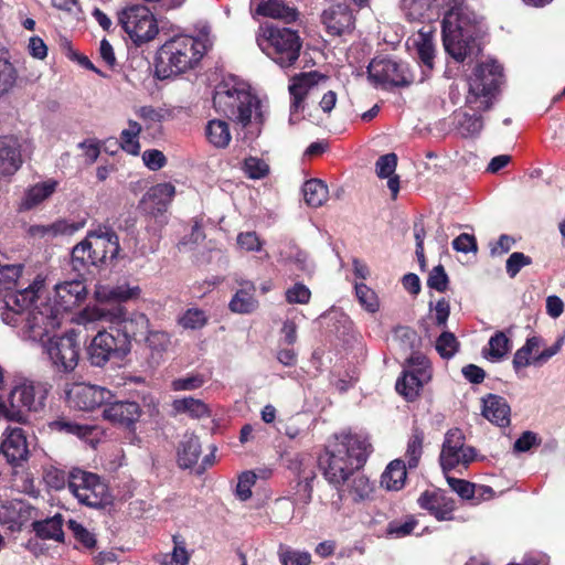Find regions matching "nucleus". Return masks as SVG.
I'll return each instance as SVG.
<instances>
[{
    "label": "nucleus",
    "mask_w": 565,
    "mask_h": 565,
    "mask_svg": "<svg viewBox=\"0 0 565 565\" xmlns=\"http://www.w3.org/2000/svg\"><path fill=\"white\" fill-rule=\"evenodd\" d=\"M114 324H119L122 327L126 339L128 335H141L146 337L149 345L151 348H157L160 345L161 349H164L169 343V337L166 332H151L149 330L150 321L148 317L142 312H134L130 317H127V311L124 308V319L118 322H114Z\"/></svg>",
    "instance_id": "18"
},
{
    "label": "nucleus",
    "mask_w": 565,
    "mask_h": 565,
    "mask_svg": "<svg viewBox=\"0 0 565 565\" xmlns=\"http://www.w3.org/2000/svg\"><path fill=\"white\" fill-rule=\"evenodd\" d=\"M36 533L49 540L62 541L64 533L62 529V516L55 515L36 524Z\"/></svg>",
    "instance_id": "50"
},
{
    "label": "nucleus",
    "mask_w": 565,
    "mask_h": 565,
    "mask_svg": "<svg viewBox=\"0 0 565 565\" xmlns=\"http://www.w3.org/2000/svg\"><path fill=\"white\" fill-rule=\"evenodd\" d=\"M459 343L451 332H443L436 341V350L444 359H450L455 355Z\"/></svg>",
    "instance_id": "57"
},
{
    "label": "nucleus",
    "mask_w": 565,
    "mask_h": 565,
    "mask_svg": "<svg viewBox=\"0 0 565 565\" xmlns=\"http://www.w3.org/2000/svg\"><path fill=\"white\" fill-rule=\"evenodd\" d=\"M512 331H495L489 339L486 347H483L482 356L492 362L498 363L503 361L512 350Z\"/></svg>",
    "instance_id": "31"
},
{
    "label": "nucleus",
    "mask_w": 565,
    "mask_h": 565,
    "mask_svg": "<svg viewBox=\"0 0 565 565\" xmlns=\"http://www.w3.org/2000/svg\"><path fill=\"white\" fill-rule=\"evenodd\" d=\"M418 504L420 508L428 510L439 521L452 519L454 500L441 491H425L418 498Z\"/></svg>",
    "instance_id": "26"
},
{
    "label": "nucleus",
    "mask_w": 565,
    "mask_h": 565,
    "mask_svg": "<svg viewBox=\"0 0 565 565\" xmlns=\"http://www.w3.org/2000/svg\"><path fill=\"white\" fill-rule=\"evenodd\" d=\"M502 66L493 60L479 64L468 79L466 105L475 111L491 108L502 84Z\"/></svg>",
    "instance_id": "6"
},
{
    "label": "nucleus",
    "mask_w": 565,
    "mask_h": 565,
    "mask_svg": "<svg viewBox=\"0 0 565 565\" xmlns=\"http://www.w3.org/2000/svg\"><path fill=\"white\" fill-rule=\"evenodd\" d=\"M424 433L414 429L406 449V459L409 468H416L423 454Z\"/></svg>",
    "instance_id": "52"
},
{
    "label": "nucleus",
    "mask_w": 565,
    "mask_h": 565,
    "mask_svg": "<svg viewBox=\"0 0 565 565\" xmlns=\"http://www.w3.org/2000/svg\"><path fill=\"white\" fill-rule=\"evenodd\" d=\"M543 345V340L540 337L527 338L525 343L515 351L512 364L515 371L526 366H536L535 354Z\"/></svg>",
    "instance_id": "36"
},
{
    "label": "nucleus",
    "mask_w": 565,
    "mask_h": 565,
    "mask_svg": "<svg viewBox=\"0 0 565 565\" xmlns=\"http://www.w3.org/2000/svg\"><path fill=\"white\" fill-rule=\"evenodd\" d=\"M431 379L428 359L420 352H414L406 360L402 376L396 381V391L407 401H414L425 384Z\"/></svg>",
    "instance_id": "11"
},
{
    "label": "nucleus",
    "mask_w": 565,
    "mask_h": 565,
    "mask_svg": "<svg viewBox=\"0 0 565 565\" xmlns=\"http://www.w3.org/2000/svg\"><path fill=\"white\" fill-rule=\"evenodd\" d=\"M45 392L40 384L23 382L17 385L9 395L14 411L20 412V423L25 420L28 412H38L44 406Z\"/></svg>",
    "instance_id": "15"
},
{
    "label": "nucleus",
    "mask_w": 565,
    "mask_h": 565,
    "mask_svg": "<svg viewBox=\"0 0 565 565\" xmlns=\"http://www.w3.org/2000/svg\"><path fill=\"white\" fill-rule=\"evenodd\" d=\"M205 41L189 35H177L158 51L156 71L160 78L179 75L192 68L206 52Z\"/></svg>",
    "instance_id": "4"
},
{
    "label": "nucleus",
    "mask_w": 565,
    "mask_h": 565,
    "mask_svg": "<svg viewBox=\"0 0 565 565\" xmlns=\"http://www.w3.org/2000/svg\"><path fill=\"white\" fill-rule=\"evenodd\" d=\"M86 239L98 265L117 258L119 238L110 227L99 225L87 233Z\"/></svg>",
    "instance_id": "17"
},
{
    "label": "nucleus",
    "mask_w": 565,
    "mask_h": 565,
    "mask_svg": "<svg viewBox=\"0 0 565 565\" xmlns=\"http://www.w3.org/2000/svg\"><path fill=\"white\" fill-rule=\"evenodd\" d=\"M23 164L22 142L13 135L0 137V181L13 177Z\"/></svg>",
    "instance_id": "20"
},
{
    "label": "nucleus",
    "mask_w": 565,
    "mask_h": 565,
    "mask_svg": "<svg viewBox=\"0 0 565 565\" xmlns=\"http://www.w3.org/2000/svg\"><path fill=\"white\" fill-rule=\"evenodd\" d=\"M58 186V181L52 178L29 186L19 203L20 211H30L51 198Z\"/></svg>",
    "instance_id": "27"
},
{
    "label": "nucleus",
    "mask_w": 565,
    "mask_h": 565,
    "mask_svg": "<svg viewBox=\"0 0 565 565\" xmlns=\"http://www.w3.org/2000/svg\"><path fill=\"white\" fill-rule=\"evenodd\" d=\"M476 26L457 7L449 10L443 20V41L446 52L457 62L477 55L480 45L476 38Z\"/></svg>",
    "instance_id": "5"
},
{
    "label": "nucleus",
    "mask_w": 565,
    "mask_h": 565,
    "mask_svg": "<svg viewBox=\"0 0 565 565\" xmlns=\"http://www.w3.org/2000/svg\"><path fill=\"white\" fill-rule=\"evenodd\" d=\"M22 270L21 264L0 265V292L13 288L21 277Z\"/></svg>",
    "instance_id": "54"
},
{
    "label": "nucleus",
    "mask_w": 565,
    "mask_h": 565,
    "mask_svg": "<svg viewBox=\"0 0 565 565\" xmlns=\"http://www.w3.org/2000/svg\"><path fill=\"white\" fill-rule=\"evenodd\" d=\"M45 289V278L38 275L33 281L21 290L10 292L4 298V308L1 312V319L6 324L15 327L24 321L22 337L26 340L41 342L52 337L62 324L64 317L52 305L51 298L41 301L26 312L35 301L41 299Z\"/></svg>",
    "instance_id": "1"
},
{
    "label": "nucleus",
    "mask_w": 565,
    "mask_h": 565,
    "mask_svg": "<svg viewBox=\"0 0 565 565\" xmlns=\"http://www.w3.org/2000/svg\"><path fill=\"white\" fill-rule=\"evenodd\" d=\"M67 488L78 503L102 508L110 502L107 484L99 476L82 469H73L67 477Z\"/></svg>",
    "instance_id": "9"
},
{
    "label": "nucleus",
    "mask_w": 565,
    "mask_h": 565,
    "mask_svg": "<svg viewBox=\"0 0 565 565\" xmlns=\"http://www.w3.org/2000/svg\"><path fill=\"white\" fill-rule=\"evenodd\" d=\"M321 20L331 35H342L351 32L354 28L353 13L344 2L331 3L323 10Z\"/></svg>",
    "instance_id": "22"
},
{
    "label": "nucleus",
    "mask_w": 565,
    "mask_h": 565,
    "mask_svg": "<svg viewBox=\"0 0 565 565\" xmlns=\"http://www.w3.org/2000/svg\"><path fill=\"white\" fill-rule=\"evenodd\" d=\"M65 397L70 407L92 412L105 406L114 398V394L106 387L88 383H72L65 387Z\"/></svg>",
    "instance_id": "12"
},
{
    "label": "nucleus",
    "mask_w": 565,
    "mask_h": 565,
    "mask_svg": "<svg viewBox=\"0 0 565 565\" xmlns=\"http://www.w3.org/2000/svg\"><path fill=\"white\" fill-rule=\"evenodd\" d=\"M141 125L136 120L129 119L127 128L122 129L119 136L120 148L132 156L140 153L139 136L141 134Z\"/></svg>",
    "instance_id": "42"
},
{
    "label": "nucleus",
    "mask_w": 565,
    "mask_h": 565,
    "mask_svg": "<svg viewBox=\"0 0 565 565\" xmlns=\"http://www.w3.org/2000/svg\"><path fill=\"white\" fill-rule=\"evenodd\" d=\"M71 264L73 269L78 273L87 269L90 265H98L86 238L73 247Z\"/></svg>",
    "instance_id": "44"
},
{
    "label": "nucleus",
    "mask_w": 565,
    "mask_h": 565,
    "mask_svg": "<svg viewBox=\"0 0 565 565\" xmlns=\"http://www.w3.org/2000/svg\"><path fill=\"white\" fill-rule=\"evenodd\" d=\"M201 455V444L193 434H185L178 448V461L182 468L193 467Z\"/></svg>",
    "instance_id": "38"
},
{
    "label": "nucleus",
    "mask_w": 565,
    "mask_h": 565,
    "mask_svg": "<svg viewBox=\"0 0 565 565\" xmlns=\"http://www.w3.org/2000/svg\"><path fill=\"white\" fill-rule=\"evenodd\" d=\"M205 383V380L200 374H191L185 377L173 380L171 388L175 392L179 391H194L200 388Z\"/></svg>",
    "instance_id": "59"
},
{
    "label": "nucleus",
    "mask_w": 565,
    "mask_h": 565,
    "mask_svg": "<svg viewBox=\"0 0 565 565\" xmlns=\"http://www.w3.org/2000/svg\"><path fill=\"white\" fill-rule=\"evenodd\" d=\"M23 509V502L18 500L2 502L0 504V521L10 526L21 523Z\"/></svg>",
    "instance_id": "51"
},
{
    "label": "nucleus",
    "mask_w": 565,
    "mask_h": 565,
    "mask_svg": "<svg viewBox=\"0 0 565 565\" xmlns=\"http://www.w3.org/2000/svg\"><path fill=\"white\" fill-rule=\"evenodd\" d=\"M18 71L9 58L0 55V97L8 95L15 86Z\"/></svg>",
    "instance_id": "46"
},
{
    "label": "nucleus",
    "mask_w": 565,
    "mask_h": 565,
    "mask_svg": "<svg viewBox=\"0 0 565 565\" xmlns=\"http://www.w3.org/2000/svg\"><path fill=\"white\" fill-rule=\"evenodd\" d=\"M277 555L281 565H309L311 562L308 552L294 550L285 544H279Z\"/></svg>",
    "instance_id": "49"
},
{
    "label": "nucleus",
    "mask_w": 565,
    "mask_h": 565,
    "mask_svg": "<svg viewBox=\"0 0 565 565\" xmlns=\"http://www.w3.org/2000/svg\"><path fill=\"white\" fill-rule=\"evenodd\" d=\"M118 21L136 45L152 41L159 33L154 14L142 4H130L118 12Z\"/></svg>",
    "instance_id": "10"
},
{
    "label": "nucleus",
    "mask_w": 565,
    "mask_h": 565,
    "mask_svg": "<svg viewBox=\"0 0 565 565\" xmlns=\"http://www.w3.org/2000/svg\"><path fill=\"white\" fill-rule=\"evenodd\" d=\"M86 286L82 280L63 281L54 286L52 305L63 317L78 306L86 297Z\"/></svg>",
    "instance_id": "19"
},
{
    "label": "nucleus",
    "mask_w": 565,
    "mask_h": 565,
    "mask_svg": "<svg viewBox=\"0 0 565 565\" xmlns=\"http://www.w3.org/2000/svg\"><path fill=\"white\" fill-rule=\"evenodd\" d=\"M237 246L244 252H260L263 242L255 232L239 233L236 238Z\"/></svg>",
    "instance_id": "61"
},
{
    "label": "nucleus",
    "mask_w": 565,
    "mask_h": 565,
    "mask_svg": "<svg viewBox=\"0 0 565 565\" xmlns=\"http://www.w3.org/2000/svg\"><path fill=\"white\" fill-rule=\"evenodd\" d=\"M141 294V289L137 285L120 284L117 286L96 285L94 297L98 302L109 301H128L137 299Z\"/></svg>",
    "instance_id": "29"
},
{
    "label": "nucleus",
    "mask_w": 565,
    "mask_h": 565,
    "mask_svg": "<svg viewBox=\"0 0 565 565\" xmlns=\"http://www.w3.org/2000/svg\"><path fill=\"white\" fill-rule=\"evenodd\" d=\"M83 227V223L67 222L57 220L47 225H33L30 227V234L34 237L53 238L57 235H72Z\"/></svg>",
    "instance_id": "33"
},
{
    "label": "nucleus",
    "mask_w": 565,
    "mask_h": 565,
    "mask_svg": "<svg viewBox=\"0 0 565 565\" xmlns=\"http://www.w3.org/2000/svg\"><path fill=\"white\" fill-rule=\"evenodd\" d=\"M175 195V188L169 182L151 186L143 196L146 210L150 213H162Z\"/></svg>",
    "instance_id": "30"
},
{
    "label": "nucleus",
    "mask_w": 565,
    "mask_h": 565,
    "mask_svg": "<svg viewBox=\"0 0 565 565\" xmlns=\"http://www.w3.org/2000/svg\"><path fill=\"white\" fill-rule=\"evenodd\" d=\"M281 260L286 264H294L297 269L308 270V256L305 252L298 249L297 247H289L287 253H281Z\"/></svg>",
    "instance_id": "62"
},
{
    "label": "nucleus",
    "mask_w": 565,
    "mask_h": 565,
    "mask_svg": "<svg viewBox=\"0 0 565 565\" xmlns=\"http://www.w3.org/2000/svg\"><path fill=\"white\" fill-rule=\"evenodd\" d=\"M0 451L11 465L19 466L26 461L30 450L24 430L20 427H8L3 433Z\"/></svg>",
    "instance_id": "21"
},
{
    "label": "nucleus",
    "mask_w": 565,
    "mask_h": 565,
    "mask_svg": "<svg viewBox=\"0 0 565 565\" xmlns=\"http://www.w3.org/2000/svg\"><path fill=\"white\" fill-rule=\"evenodd\" d=\"M172 407L177 413L189 414L195 418L204 417L209 413L207 406L201 399L193 397L174 399Z\"/></svg>",
    "instance_id": "45"
},
{
    "label": "nucleus",
    "mask_w": 565,
    "mask_h": 565,
    "mask_svg": "<svg viewBox=\"0 0 565 565\" xmlns=\"http://www.w3.org/2000/svg\"><path fill=\"white\" fill-rule=\"evenodd\" d=\"M482 416L489 422L505 427L510 424L511 408L507 399L495 394H488L482 398Z\"/></svg>",
    "instance_id": "28"
},
{
    "label": "nucleus",
    "mask_w": 565,
    "mask_h": 565,
    "mask_svg": "<svg viewBox=\"0 0 565 565\" xmlns=\"http://www.w3.org/2000/svg\"><path fill=\"white\" fill-rule=\"evenodd\" d=\"M124 319V307L114 306L105 308L100 306H87L73 317V322L86 329H93L98 322H118Z\"/></svg>",
    "instance_id": "24"
},
{
    "label": "nucleus",
    "mask_w": 565,
    "mask_h": 565,
    "mask_svg": "<svg viewBox=\"0 0 565 565\" xmlns=\"http://www.w3.org/2000/svg\"><path fill=\"white\" fill-rule=\"evenodd\" d=\"M243 171L247 178L252 180H259L268 175V163L257 157H248L244 160Z\"/></svg>",
    "instance_id": "55"
},
{
    "label": "nucleus",
    "mask_w": 565,
    "mask_h": 565,
    "mask_svg": "<svg viewBox=\"0 0 565 565\" xmlns=\"http://www.w3.org/2000/svg\"><path fill=\"white\" fill-rule=\"evenodd\" d=\"M349 497L355 502L366 501L372 498L374 484L366 476L356 470L350 475L349 480L344 482Z\"/></svg>",
    "instance_id": "35"
},
{
    "label": "nucleus",
    "mask_w": 565,
    "mask_h": 565,
    "mask_svg": "<svg viewBox=\"0 0 565 565\" xmlns=\"http://www.w3.org/2000/svg\"><path fill=\"white\" fill-rule=\"evenodd\" d=\"M366 448V443L354 435L334 436L319 459L326 480L335 487L344 484L365 461Z\"/></svg>",
    "instance_id": "3"
},
{
    "label": "nucleus",
    "mask_w": 565,
    "mask_h": 565,
    "mask_svg": "<svg viewBox=\"0 0 565 565\" xmlns=\"http://www.w3.org/2000/svg\"><path fill=\"white\" fill-rule=\"evenodd\" d=\"M254 291L255 286L252 282H245L231 299L228 303L230 310L239 315L254 312L258 308V301L254 296Z\"/></svg>",
    "instance_id": "32"
},
{
    "label": "nucleus",
    "mask_w": 565,
    "mask_h": 565,
    "mask_svg": "<svg viewBox=\"0 0 565 565\" xmlns=\"http://www.w3.org/2000/svg\"><path fill=\"white\" fill-rule=\"evenodd\" d=\"M206 312L200 308H189L178 318V324L185 330L202 329L207 323Z\"/></svg>",
    "instance_id": "48"
},
{
    "label": "nucleus",
    "mask_w": 565,
    "mask_h": 565,
    "mask_svg": "<svg viewBox=\"0 0 565 565\" xmlns=\"http://www.w3.org/2000/svg\"><path fill=\"white\" fill-rule=\"evenodd\" d=\"M355 295L361 306L369 312H376L380 308L379 298L374 290L369 288L365 284L355 285Z\"/></svg>",
    "instance_id": "56"
},
{
    "label": "nucleus",
    "mask_w": 565,
    "mask_h": 565,
    "mask_svg": "<svg viewBox=\"0 0 565 565\" xmlns=\"http://www.w3.org/2000/svg\"><path fill=\"white\" fill-rule=\"evenodd\" d=\"M302 194L306 204L315 209L322 206L329 198L328 186L318 179L305 182Z\"/></svg>",
    "instance_id": "41"
},
{
    "label": "nucleus",
    "mask_w": 565,
    "mask_h": 565,
    "mask_svg": "<svg viewBox=\"0 0 565 565\" xmlns=\"http://www.w3.org/2000/svg\"><path fill=\"white\" fill-rule=\"evenodd\" d=\"M205 137L211 146L225 149L230 146L232 134L230 125L224 119H211L205 126Z\"/></svg>",
    "instance_id": "34"
},
{
    "label": "nucleus",
    "mask_w": 565,
    "mask_h": 565,
    "mask_svg": "<svg viewBox=\"0 0 565 565\" xmlns=\"http://www.w3.org/2000/svg\"><path fill=\"white\" fill-rule=\"evenodd\" d=\"M407 472L403 460L395 459L388 463L381 477V486L390 491L403 488Z\"/></svg>",
    "instance_id": "39"
},
{
    "label": "nucleus",
    "mask_w": 565,
    "mask_h": 565,
    "mask_svg": "<svg viewBox=\"0 0 565 565\" xmlns=\"http://www.w3.org/2000/svg\"><path fill=\"white\" fill-rule=\"evenodd\" d=\"M397 156L395 153H387L381 156L375 164L376 174L380 178H390L396 169Z\"/></svg>",
    "instance_id": "63"
},
{
    "label": "nucleus",
    "mask_w": 565,
    "mask_h": 565,
    "mask_svg": "<svg viewBox=\"0 0 565 565\" xmlns=\"http://www.w3.org/2000/svg\"><path fill=\"white\" fill-rule=\"evenodd\" d=\"M256 479V475L252 471H245L239 476L236 486V495L242 501H246L252 497V487L255 484Z\"/></svg>",
    "instance_id": "60"
},
{
    "label": "nucleus",
    "mask_w": 565,
    "mask_h": 565,
    "mask_svg": "<svg viewBox=\"0 0 565 565\" xmlns=\"http://www.w3.org/2000/svg\"><path fill=\"white\" fill-rule=\"evenodd\" d=\"M311 297V292L303 284H295L292 287L286 290V300L289 303H308Z\"/></svg>",
    "instance_id": "64"
},
{
    "label": "nucleus",
    "mask_w": 565,
    "mask_h": 565,
    "mask_svg": "<svg viewBox=\"0 0 565 565\" xmlns=\"http://www.w3.org/2000/svg\"><path fill=\"white\" fill-rule=\"evenodd\" d=\"M41 345L50 367L55 373L70 374L76 370L81 359V343L75 330L60 335L53 334Z\"/></svg>",
    "instance_id": "8"
},
{
    "label": "nucleus",
    "mask_w": 565,
    "mask_h": 565,
    "mask_svg": "<svg viewBox=\"0 0 565 565\" xmlns=\"http://www.w3.org/2000/svg\"><path fill=\"white\" fill-rule=\"evenodd\" d=\"M259 49L281 67L292 65L299 57L301 41L289 28L266 25L257 38Z\"/></svg>",
    "instance_id": "7"
},
{
    "label": "nucleus",
    "mask_w": 565,
    "mask_h": 565,
    "mask_svg": "<svg viewBox=\"0 0 565 565\" xmlns=\"http://www.w3.org/2000/svg\"><path fill=\"white\" fill-rule=\"evenodd\" d=\"M56 425L61 430L79 437L92 447L96 446L99 441V436L102 435V429L97 426L81 425L72 422H58Z\"/></svg>",
    "instance_id": "43"
},
{
    "label": "nucleus",
    "mask_w": 565,
    "mask_h": 565,
    "mask_svg": "<svg viewBox=\"0 0 565 565\" xmlns=\"http://www.w3.org/2000/svg\"><path fill=\"white\" fill-rule=\"evenodd\" d=\"M370 79L380 85H406L409 83L405 64L392 58H374L369 67Z\"/></svg>",
    "instance_id": "16"
},
{
    "label": "nucleus",
    "mask_w": 565,
    "mask_h": 565,
    "mask_svg": "<svg viewBox=\"0 0 565 565\" xmlns=\"http://www.w3.org/2000/svg\"><path fill=\"white\" fill-rule=\"evenodd\" d=\"M483 121L480 115L462 114L458 119V131L462 137H475L482 130Z\"/></svg>",
    "instance_id": "53"
},
{
    "label": "nucleus",
    "mask_w": 565,
    "mask_h": 565,
    "mask_svg": "<svg viewBox=\"0 0 565 565\" xmlns=\"http://www.w3.org/2000/svg\"><path fill=\"white\" fill-rule=\"evenodd\" d=\"M127 339L116 338L107 331H98L87 347V355L92 365L104 366L113 356L125 353Z\"/></svg>",
    "instance_id": "14"
},
{
    "label": "nucleus",
    "mask_w": 565,
    "mask_h": 565,
    "mask_svg": "<svg viewBox=\"0 0 565 565\" xmlns=\"http://www.w3.org/2000/svg\"><path fill=\"white\" fill-rule=\"evenodd\" d=\"M323 77L317 72L302 73L299 76L294 77L292 83L289 86L291 95L290 121L295 122L299 120L298 113L303 109L302 102L305 97L318 89V82Z\"/></svg>",
    "instance_id": "23"
},
{
    "label": "nucleus",
    "mask_w": 565,
    "mask_h": 565,
    "mask_svg": "<svg viewBox=\"0 0 565 565\" xmlns=\"http://www.w3.org/2000/svg\"><path fill=\"white\" fill-rule=\"evenodd\" d=\"M216 113L233 120L242 128H250L257 135L264 120L263 106L252 93L247 83L235 76L224 78L217 84L213 95Z\"/></svg>",
    "instance_id": "2"
},
{
    "label": "nucleus",
    "mask_w": 565,
    "mask_h": 565,
    "mask_svg": "<svg viewBox=\"0 0 565 565\" xmlns=\"http://www.w3.org/2000/svg\"><path fill=\"white\" fill-rule=\"evenodd\" d=\"M190 561V554L186 551L185 542L180 536H173V550L171 553L163 554L161 556L162 565H188Z\"/></svg>",
    "instance_id": "47"
},
{
    "label": "nucleus",
    "mask_w": 565,
    "mask_h": 565,
    "mask_svg": "<svg viewBox=\"0 0 565 565\" xmlns=\"http://www.w3.org/2000/svg\"><path fill=\"white\" fill-rule=\"evenodd\" d=\"M532 264V258L524 253L514 252L512 253L505 263L507 274L510 278H514L520 270Z\"/></svg>",
    "instance_id": "58"
},
{
    "label": "nucleus",
    "mask_w": 565,
    "mask_h": 565,
    "mask_svg": "<svg viewBox=\"0 0 565 565\" xmlns=\"http://www.w3.org/2000/svg\"><path fill=\"white\" fill-rule=\"evenodd\" d=\"M475 455L473 448L465 446V437L456 428L446 434L439 460L444 471H448L460 465L467 466L475 459Z\"/></svg>",
    "instance_id": "13"
},
{
    "label": "nucleus",
    "mask_w": 565,
    "mask_h": 565,
    "mask_svg": "<svg viewBox=\"0 0 565 565\" xmlns=\"http://www.w3.org/2000/svg\"><path fill=\"white\" fill-rule=\"evenodd\" d=\"M103 417L113 424L130 426L140 417V407L136 402L116 401L105 403Z\"/></svg>",
    "instance_id": "25"
},
{
    "label": "nucleus",
    "mask_w": 565,
    "mask_h": 565,
    "mask_svg": "<svg viewBox=\"0 0 565 565\" xmlns=\"http://www.w3.org/2000/svg\"><path fill=\"white\" fill-rule=\"evenodd\" d=\"M419 61L423 65L431 71L434 67L435 44L431 32L419 31L417 36L413 40Z\"/></svg>",
    "instance_id": "40"
},
{
    "label": "nucleus",
    "mask_w": 565,
    "mask_h": 565,
    "mask_svg": "<svg viewBox=\"0 0 565 565\" xmlns=\"http://www.w3.org/2000/svg\"><path fill=\"white\" fill-rule=\"evenodd\" d=\"M257 13L271 19L281 20L286 23L294 22L298 19V11L294 7L286 6L278 0H269L257 7Z\"/></svg>",
    "instance_id": "37"
}]
</instances>
